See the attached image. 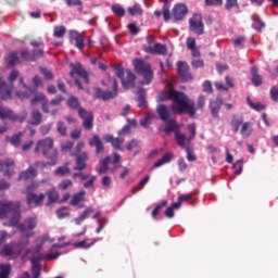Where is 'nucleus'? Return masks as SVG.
I'll list each match as a JSON object with an SVG mask.
<instances>
[{"mask_svg":"<svg viewBox=\"0 0 278 278\" xmlns=\"http://www.w3.org/2000/svg\"><path fill=\"white\" fill-rule=\"evenodd\" d=\"M156 113L160 117V121H163L165 126L163 131L165 135L175 134V140L178 147L186 148V144H191V141L197 137V126L194 124L188 125V130L190 137H186L185 134L180 132L181 126L175 118H170V111L167 105L159 104L156 108Z\"/></svg>","mask_w":278,"mask_h":278,"instance_id":"nucleus-1","label":"nucleus"},{"mask_svg":"<svg viewBox=\"0 0 278 278\" xmlns=\"http://www.w3.org/2000/svg\"><path fill=\"white\" fill-rule=\"evenodd\" d=\"M173 101L172 111L176 114H188L190 118H194L197 115V109L194 108V101L191 100L182 91H176L174 89L169 92H163L160 96V101Z\"/></svg>","mask_w":278,"mask_h":278,"instance_id":"nucleus-2","label":"nucleus"},{"mask_svg":"<svg viewBox=\"0 0 278 278\" xmlns=\"http://www.w3.org/2000/svg\"><path fill=\"white\" fill-rule=\"evenodd\" d=\"M34 154L43 155L49 161L50 166L58 164L59 151L54 148V140L50 137L37 141L36 147H34Z\"/></svg>","mask_w":278,"mask_h":278,"instance_id":"nucleus-3","label":"nucleus"},{"mask_svg":"<svg viewBox=\"0 0 278 278\" xmlns=\"http://www.w3.org/2000/svg\"><path fill=\"white\" fill-rule=\"evenodd\" d=\"M22 204L20 201H0V218L7 217L8 214H12V218L9 220V227H17L22 219Z\"/></svg>","mask_w":278,"mask_h":278,"instance_id":"nucleus-4","label":"nucleus"},{"mask_svg":"<svg viewBox=\"0 0 278 278\" xmlns=\"http://www.w3.org/2000/svg\"><path fill=\"white\" fill-rule=\"evenodd\" d=\"M132 65L135 67L136 74L141 75L144 79V85H150L153 78L151 64L144 62L142 59L137 58L134 60Z\"/></svg>","mask_w":278,"mask_h":278,"instance_id":"nucleus-5","label":"nucleus"},{"mask_svg":"<svg viewBox=\"0 0 278 278\" xmlns=\"http://www.w3.org/2000/svg\"><path fill=\"white\" fill-rule=\"evenodd\" d=\"M60 253L59 252H54V253H49V254H38L36 256H33L30 258V264H31V273H33V278H40L41 275V266H40V262L42 260H58L60 257Z\"/></svg>","mask_w":278,"mask_h":278,"instance_id":"nucleus-6","label":"nucleus"},{"mask_svg":"<svg viewBox=\"0 0 278 278\" xmlns=\"http://www.w3.org/2000/svg\"><path fill=\"white\" fill-rule=\"evenodd\" d=\"M121 163V155L118 153H114V159H112V156H105L104 159L100 160V167L98 169V174L99 175H106L108 172L110 170L111 173H114L115 169H117L119 167ZM110 164H114L116 165L115 168H111L109 167Z\"/></svg>","mask_w":278,"mask_h":278,"instance_id":"nucleus-7","label":"nucleus"},{"mask_svg":"<svg viewBox=\"0 0 278 278\" xmlns=\"http://www.w3.org/2000/svg\"><path fill=\"white\" fill-rule=\"evenodd\" d=\"M116 97H118V80L114 79L112 83V91L110 90H102L101 88H96V98L98 100L109 101L114 100Z\"/></svg>","mask_w":278,"mask_h":278,"instance_id":"nucleus-8","label":"nucleus"},{"mask_svg":"<svg viewBox=\"0 0 278 278\" xmlns=\"http://www.w3.org/2000/svg\"><path fill=\"white\" fill-rule=\"evenodd\" d=\"M189 30L194 33L197 36L204 35L203 17H201L200 14H193V17L189 20Z\"/></svg>","mask_w":278,"mask_h":278,"instance_id":"nucleus-9","label":"nucleus"},{"mask_svg":"<svg viewBox=\"0 0 278 278\" xmlns=\"http://www.w3.org/2000/svg\"><path fill=\"white\" fill-rule=\"evenodd\" d=\"M78 114L83 121V128H85L86 130H91L92 127H94V115L92 114V112L86 111L84 108H80Z\"/></svg>","mask_w":278,"mask_h":278,"instance_id":"nucleus-10","label":"nucleus"},{"mask_svg":"<svg viewBox=\"0 0 278 278\" xmlns=\"http://www.w3.org/2000/svg\"><path fill=\"white\" fill-rule=\"evenodd\" d=\"M70 67H72V71L70 72V76L74 77V75H78L83 80H85V84H89V74L86 72V70L83 67V64L72 63L70 64Z\"/></svg>","mask_w":278,"mask_h":278,"instance_id":"nucleus-11","label":"nucleus"},{"mask_svg":"<svg viewBox=\"0 0 278 278\" xmlns=\"http://www.w3.org/2000/svg\"><path fill=\"white\" fill-rule=\"evenodd\" d=\"M40 166V162H36L34 163V165H30L27 167L26 170H22L20 176H18V180H31L35 179L38 175L37 168Z\"/></svg>","mask_w":278,"mask_h":278,"instance_id":"nucleus-12","label":"nucleus"},{"mask_svg":"<svg viewBox=\"0 0 278 278\" xmlns=\"http://www.w3.org/2000/svg\"><path fill=\"white\" fill-rule=\"evenodd\" d=\"M89 161V153L88 152H81L78 154H75V172H83L88 166L87 162Z\"/></svg>","mask_w":278,"mask_h":278,"instance_id":"nucleus-13","label":"nucleus"},{"mask_svg":"<svg viewBox=\"0 0 278 278\" xmlns=\"http://www.w3.org/2000/svg\"><path fill=\"white\" fill-rule=\"evenodd\" d=\"M176 66H177V73L178 75H180L184 81H189L193 79V76L190 73V66L187 64V62L178 61Z\"/></svg>","mask_w":278,"mask_h":278,"instance_id":"nucleus-14","label":"nucleus"},{"mask_svg":"<svg viewBox=\"0 0 278 278\" xmlns=\"http://www.w3.org/2000/svg\"><path fill=\"white\" fill-rule=\"evenodd\" d=\"M26 194V204L30 207H38L42 205V202L45 200V194L41 193L37 195L34 192H25Z\"/></svg>","mask_w":278,"mask_h":278,"instance_id":"nucleus-15","label":"nucleus"},{"mask_svg":"<svg viewBox=\"0 0 278 278\" xmlns=\"http://www.w3.org/2000/svg\"><path fill=\"white\" fill-rule=\"evenodd\" d=\"M18 243L15 241H12L5 245L2 247V250L0 251V255L2 257H12L15 256L20 253L18 249Z\"/></svg>","mask_w":278,"mask_h":278,"instance_id":"nucleus-16","label":"nucleus"},{"mask_svg":"<svg viewBox=\"0 0 278 278\" xmlns=\"http://www.w3.org/2000/svg\"><path fill=\"white\" fill-rule=\"evenodd\" d=\"M143 51L151 55H166L167 47L165 45L156 42L153 47L144 46Z\"/></svg>","mask_w":278,"mask_h":278,"instance_id":"nucleus-17","label":"nucleus"},{"mask_svg":"<svg viewBox=\"0 0 278 278\" xmlns=\"http://www.w3.org/2000/svg\"><path fill=\"white\" fill-rule=\"evenodd\" d=\"M224 101L222 98H216L214 101L208 102V110H211L212 117L218 119Z\"/></svg>","mask_w":278,"mask_h":278,"instance_id":"nucleus-18","label":"nucleus"},{"mask_svg":"<svg viewBox=\"0 0 278 278\" xmlns=\"http://www.w3.org/2000/svg\"><path fill=\"white\" fill-rule=\"evenodd\" d=\"M0 172H3V177L11 178L14 175V161L5 159V161L0 162Z\"/></svg>","mask_w":278,"mask_h":278,"instance_id":"nucleus-19","label":"nucleus"},{"mask_svg":"<svg viewBox=\"0 0 278 278\" xmlns=\"http://www.w3.org/2000/svg\"><path fill=\"white\" fill-rule=\"evenodd\" d=\"M188 14V8L186 4L178 3L173 8L172 10V17L175 18V21H182L186 15Z\"/></svg>","mask_w":278,"mask_h":278,"instance_id":"nucleus-20","label":"nucleus"},{"mask_svg":"<svg viewBox=\"0 0 278 278\" xmlns=\"http://www.w3.org/2000/svg\"><path fill=\"white\" fill-rule=\"evenodd\" d=\"M121 80L123 88L129 90L136 86V74H134L130 70H127L126 75L122 77Z\"/></svg>","mask_w":278,"mask_h":278,"instance_id":"nucleus-21","label":"nucleus"},{"mask_svg":"<svg viewBox=\"0 0 278 278\" xmlns=\"http://www.w3.org/2000/svg\"><path fill=\"white\" fill-rule=\"evenodd\" d=\"M70 38H72V41L74 42V46L78 51H84L85 49V38L81 33H78L76 30H73L70 33Z\"/></svg>","mask_w":278,"mask_h":278,"instance_id":"nucleus-22","label":"nucleus"},{"mask_svg":"<svg viewBox=\"0 0 278 278\" xmlns=\"http://www.w3.org/2000/svg\"><path fill=\"white\" fill-rule=\"evenodd\" d=\"M88 146H90L91 148H96L97 155H100L104 152L103 142L101 140V137H99L98 135H93V137L88 140Z\"/></svg>","mask_w":278,"mask_h":278,"instance_id":"nucleus-23","label":"nucleus"},{"mask_svg":"<svg viewBox=\"0 0 278 278\" xmlns=\"http://www.w3.org/2000/svg\"><path fill=\"white\" fill-rule=\"evenodd\" d=\"M17 227L21 232L34 230L37 227V217H27V219L24 220V224H17Z\"/></svg>","mask_w":278,"mask_h":278,"instance_id":"nucleus-24","label":"nucleus"},{"mask_svg":"<svg viewBox=\"0 0 278 278\" xmlns=\"http://www.w3.org/2000/svg\"><path fill=\"white\" fill-rule=\"evenodd\" d=\"M20 85L27 90L26 92L17 91V93H15L21 100H27L30 96L35 94L36 89L28 87L23 77L20 78Z\"/></svg>","mask_w":278,"mask_h":278,"instance_id":"nucleus-25","label":"nucleus"},{"mask_svg":"<svg viewBox=\"0 0 278 278\" xmlns=\"http://www.w3.org/2000/svg\"><path fill=\"white\" fill-rule=\"evenodd\" d=\"M13 87L5 81H0V100H10Z\"/></svg>","mask_w":278,"mask_h":278,"instance_id":"nucleus-26","label":"nucleus"},{"mask_svg":"<svg viewBox=\"0 0 278 278\" xmlns=\"http://www.w3.org/2000/svg\"><path fill=\"white\" fill-rule=\"evenodd\" d=\"M239 135L242 136L243 139H248L254 132L252 122H244L241 126V129L238 130Z\"/></svg>","mask_w":278,"mask_h":278,"instance_id":"nucleus-27","label":"nucleus"},{"mask_svg":"<svg viewBox=\"0 0 278 278\" xmlns=\"http://www.w3.org/2000/svg\"><path fill=\"white\" fill-rule=\"evenodd\" d=\"M106 143H111L112 148L122 150V144L125 142L123 138H114L112 135H106L104 138Z\"/></svg>","mask_w":278,"mask_h":278,"instance_id":"nucleus-28","label":"nucleus"},{"mask_svg":"<svg viewBox=\"0 0 278 278\" xmlns=\"http://www.w3.org/2000/svg\"><path fill=\"white\" fill-rule=\"evenodd\" d=\"M251 73V84L255 87H260L262 85V76L258 74V67L253 66L250 70Z\"/></svg>","mask_w":278,"mask_h":278,"instance_id":"nucleus-29","label":"nucleus"},{"mask_svg":"<svg viewBox=\"0 0 278 278\" xmlns=\"http://www.w3.org/2000/svg\"><path fill=\"white\" fill-rule=\"evenodd\" d=\"M7 118L16 122L17 115L14 114L13 111H11L10 109L0 106V119L4 121Z\"/></svg>","mask_w":278,"mask_h":278,"instance_id":"nucleus-30","label":"nucleus"},{"mask_svg":"<svg viewBox=\"0 0 278 278\" xmlns=\"http://www.w3.org/2000/svg\"><path fill=\"white\" fill-rule=\"evenodd\" d=\"M146 96H147V92H146L144 88H139V89L137 90V98H136V101H137V103H139L138 106H139L140 109L147 108V99H146Z\"/></svg>","mask_w":278,"mask_h":278,"instance_id":"nucleus-31","label":"nucleus"},{"mask_svg":"<svg viewBox=\"0 0 278 278\" xmlns=\"http://www.w3.org/2000/svg\"><path fill=\"white\" fill-rule=\"evenodd\" d=\"M71 163L66 162L62 166H58L56 169L54 170V175L56 177H65L67 175H71V168L68 167Z\"/></svg>","mask_w":278,"mask_h":278,"instance_id":"nucleus-32","label":"nucleus"},{"mask_svg":"<svg viewBox=\"0 0 278 278\" xmlns=\"http://www.w3.org/2000/svg\"><path fill=\"white\" fill-rule=\"evenodd\" d=\"M251 21H253L252 27L254 28L255 31L261 33L262 29L265 28V23L262 22L261 17L257 14L251 16Z\"/></svg>","mask_w":278,"mask_h":278,"instance_id":"nucleus-33","label":"nucleus"},{"mask_svg":"<svg viewBox=\"0 0 278 278\" xmlns=\"http://www.w3.org/2000/svg\"><path fill=\"white\" fill-rule=\"evenodd\" d=\"M96 243H97V240L86 239L79 242H75L73 245L75 249H90Z\"/></svg>","mask_w":278,"mask_h":278,"instance_id":"nucleus-34","label":"nucleus"},{"mask_svg":"<svg viewBox=\"0 0 278 278\" xmlns=\"http://www.w3.org/2000/svg\"><path fill=\"white\" fill-rule=\"evenodd\" d=\"M8 66H16L22 63L16 52H10L7 56Z\"/></svg>","mask_w":278,"mask_h":278,"instance_id":"nucleus-35","label":"nucleus"},{"mask_svg":"<svg viewBox=\"0 0 278 278\" xmlns=\"http://www.w3.org/2000/svg\"><path fill=\"white\" fill-rule=\"evenodd\" d=\"M172 160H173V155L169 153H166L159 161L154 162V164L152 165V169L159 168L164 164H168Z\"/></svg>","mask_w":278,"mask_h":278,"instance_id":"nucleus-36","label":"nucleus"},{"mask_svg":"<svg viewBox=\"0 0 278 278\" xmlns=\"http://www.w3.org/2000/svg\"><path fill=\"white\" fill-rule=\"evenodd\" d=\"M30 117H31L30 125L37 126V125H40L42 123V114L38 110L31 111Z\"/></svg>","mask_w":278,"mask_h":278,"instance_id":"nucleus-37","label":"nucleus"},{"mask_svg":"<svg viewBox=\"0 0 278 278\" xmlns=\"http://www.w3.org/2000/svg\"><path fill=\"white\" fill-rule=\"evenodd\" d=\"M23 135V131H20L18 134L13 135V137H10V144H12L15 149L20 148L22 146Z\"/></svg>","mask_w":278,"mask_h":278,"instance_id":"nucleus-38","label":"nucleus"},{"mask_svg":"<svg viewBox=\"0 0 278 278\" xmlns=\"http://www.w3.org/2000/svg\"><path fill=\"white\" fill-rule=\"evenodd\" d=\"M85 195H86V191H79L75 193L70 204H72V206H77L79 203H81L85 200Z\"/></svg>","mask_w":278,"mask_h":278,"instance_id":"nucleus-39","label":"nucleus"},{"mask_svg":"<svg viewBox=\"0 0 278 278\" xmlns=\"http://www.w3.org/2000/svg\"><path fill=\"white\" fill-rule=\"evenodd\" d=\"M127 12L130 16H142L143 14V10L138 3H135L132 7L128 8Z\"/></svg>","mask_w":278,"mask_h":278,"instance_id":"nucleus-40","label":"nucleus"},{"mask_svg":"<svg viewBox=\"0 0 278 278\" xmlns=\"http://www.w3.org/2000/svg\"><path fill=\"white\" fill-rule=\"evenodd\" d=\"M67 105L72 110H78V114H79V110H81V106L77 97H70L67 100Z\"/></svg>","mask_w":278,"mask_h":278,"instance_id":"nucleus-41","label":"nucleus"},{"mask_svg":"<svg viewBox=\"0 0 278 278\" xmlns=\"http://www.w3.org/2000/svg\"><path fill=\"white\" fill-rule=\"evenodd\" d=\"M150 181V176H146L144 179L140 180L139 184H137V186H135L132 188V194H137L140 190H142L144 188V186L147 184H149Z\"/></svg>","mask_w":278,"mask_h":278,"instance_id":"nucleus-42","label":"nucleus"},{"mask_svg":"<svg viewBox=\"0 0 278 278\" xmlns=\"http://www.w3.org/2000/svg\"><path fill=\"white\" fill-rule=\"evenodd\" d=\"M111 11H112V13H114V14H115L116 16H118V17H123V16H125V14H126L125 9L122 8V5L118 4V3L112 5V7H111Z\"/></svg>","mask_w":278,"mask_h":278,"instance_id":"nucleus-43","label":"nucleus"},{"mask_svg":"<svg viewBox=\"0 0 278 278\" xmlns=\"http://www.w3.org/2000/svg\"><path fill=\"white\" fill-rule=\"evenodd\" d=\"M48 204L56 203L59 201V192L54 189L48 191Z\"/></svg>","mask_w":278,"mask_h":278,"instance_id":"nucleus-44","label":"nucleus"},{"mask_svg":"<svg viewBox=\"0 0 278 278\" xmlns=\"http://www.w3.org/2000/svg\"><path fill=\"white\" fill-rule=\"evenodd\" d=\"M11 265L0 264V278H10Z\"/></svg>","mask_w":278,"mask_h":278,"instance_id":"nucleus-45","label":"nucleus"},{"mask_svg":"<svg viewBox=\"0 0 278 278\" xmlns=\"http://www.w3.org/2000/svg\"><path fill=\"white\" fill-rule=\"evenodd\" d=\"M230 125L232 127V130H235V132L237 134L239 132L240 127L244 125V123L241 119L237 118V116H232Z\"/></svg>","mask_w":278,"mask_h":278,"instance_id":"nucleus-46","label":"nucleus"},{"mask_svg":"<svg viewBox=\"0 0 278 278\" xmlns=\"http://www.w3.org/2000/svg\"><path fill=\"white\" fill-rule=\"evenodd\" d=\"M167 204H168L167 200L161 201V203L159 205H156V207H154V210L152 211V213H151L152 218L156 219L159 212H161V210L166 207Z\"/></svg>","mask_w":278,"mask_h":278,"instance_id":"nucleus-47","label":"nucleus"},{"mask_svg":"<svg viewBox=\"0 0 278 278\" xmlns=\"http://www.w3.org/2000/svg\"><path fill=\"white\" fill-rule=\"evenodd\" d=\"M206 98L204 96H200L197 99V103H194V109L197 111H203L205 108Z\"/></svg>","mask_w":278,"mask_h":278,"instance_id":"nucleus-48","label":"nucleus"},{"mask_svg":"<svg viewBox=\"0 0 278 278\" xmlns=\"http://www.w3.org/2000/svg\"><path fill=\"white\" fill-rule=\"evenodd\" d=\"M56 131L60 134L62 137H66L67 135V127L64 122H58L56 123Z\"/></svg>","mask_w":278,"mask_h":278,"instance_id":"nucleus-49","label":"nucleus"},{"mask_svg":"<svg viewBox=\"0 0 278 278\" xmlns=\"http://www.w3.org/2000/svg\"><path fill=\"white\" fill-rule=\"evenodd\" d=\"M72 187H73V181L68 179L62 180L60 184H58V189L62 191H65Z\"/></svg>","mask_w":278,"mask_h":278,"instance_id":"nucleus-50","label":"nucleus"},{"mask_svg":"<svg viewBox=\"0 0 278 278\" xmlns=\"http://www.w3.org/2000/svg\"><path fill=\"white\" fill-rule=\"evenodd\" d=\"M248 104L252 110H255L256 112H261L263 110H266V106L261 103H254L251 101L250 98H248Z\"/></svg>","mask_w":278,"mask_h":278,"instance_id":"nucleus-51","label":"nucleus"},{"mask_svg":"<svg viewBox=\"0 0 278 278\" xmlns=\"http://www.w3.org/2000/svg\"><path fill=\"white\" fill-rule=\"evenodd\" d=\"M66 34V28L64 26H56L54 27L53 36L56 38H62Z\"/></svg>","mask_w":278,"mask_h":278,"instance_id":"nucleus-52","label":"nucleus"},{"mask_svg":"<svg viewBox=\"0 0 278 278\" xmlns=\"http://www.w3.org/2000/svg\"><path fill=\"white\" fill-rule=\"evenodd\" d=\"M37 102H48L47 97L43 93H36L30 101L31 105H35Z\"/></svg>","mask_w":278,"mask_h":278,"instance_id":"nucleus-53","label":"nucleus"},{"mask_svg":"<svg viewBox=\"0 0 278 278\" xmlns=\"http://www.w3.org/2000/svg\"><path fill=\"white\" fill-rule=\"evenodd\" d=\"M64 2L66 3V5L68 8L80 7L79 11H83V1L81 0H64Z\"/></svg>","mask_w":278,"mask_h":278,"instance_id":"nucleus-54","label":"nucleus"},{"mask_svg":"<svg viewBox=\"0 0 278 278\" xmlns=\"http://www.w3.org/2000/svg\"><path fill=\"white\" fill-rule=\"evenodd\" d=\"M45 52L42 49L31 51V62H36L38 59L43 58Z\"/></svg>","mask_w":278,"mask_h":278,"instance_id":"nucleus-55","label":"nucleus"},{"mask_svg":"<svg viewBox=\"0 0 278 278\" xmlns=\"http://www.w3.org/2000/svg\"><path fill=\"white\" fill-rule=\"evenodd\" d=\"M90 177H91L90 174H83V170H79V172L73 174V179H80L81 181H85L86 179H89Z\"/></svg>","mask_w":278,"mask_h":278,"instance_id":"nucleus-56","label":"nucleus"},{"mask_svg":"<svg viewBox=\"0 0 278 278\" xmlns=\"http://www.w3.org/2000/svg\"><path fill=\"white\" fill-rule=\"evenodd\" d=\"M68 216H71V213L67 212L66 207L56 211V217L60 219L67 218Z\"/></svg>","mask_w":278,"mask_h":278,"instance_id":"nucleus-57","label":"nucleus"},{"mask_svg":"<svg viewBox=\"0 0 278 278\" xmlns=\"http://www.w3.org/2000/svg\"><path fill=\"white\" fill-rule=\"evenodd\" d=\"M140 141L136 140V139H132L130 140L127 146H126V149L128 151H132L134 149H140Z\"/></svg>","mask_w":278,"mask_h":278,"instance_id":"nucleus-58","label":"nucleus"},{"mask_svg":"<svg viewBox=\"0 0 278 278\" xmlns=\"http://www.w3.org/2000/svg\"><path fill=\"white\" fill-rule=\"evenodd\" d=\"M114 72L118 79H122L126 75L125 68L119 65L114 66Z\"/></svg>","mask_w":278,"mask_h":278,"instance_id":"nucleus-59","label":"nucleus"},{"mask_svg":"<svg viewBox=\"0 0 278 278\" xmlns=\"http://www.w3.org/2000/svg\"><path fill=\"white\" fill-rule=\"evenodd\" d=\"M238 5H239V2L237 0H226L225 9L227 11H231Z\"/></svg>","mask_w":278,"mask_h":278,"instance_id":"nucleus-60","label":"nucleus"},{"mask_svg":"<svg viewBox=\"0 0 278 278\" xmlns=\"http://www.w3.org/2000/svg\"><path fill=\"white\" fill-rule=\"evenodd\" d=\"M18 77H20V72L17 70H14L10 72L8 80L10 84H13V81L17 80Z\"/></svg>","mask_w":278,"mask_h":278,"instance_id":"nucleus-61","label":"nucleus"},{"mask_svg":"<svg viewBox=\"0 0 278 278\" xmlns=\"http://www.w3.org/2000/svg\"><path fill=\"white\" fill-rule=\"evenodd\" d=\"M224 0H205V5L207 7H222Z\"/></svg>","mask_w":278,"mask_h":278,"instance_id":"nucleus-62","label":"nucleus"},{"mask_svg":"<svg viewBox=\"0 0 278 278\" xmlns=\"http://www.w3.org/2000/svg\"><path fill=\"white\" fill-rule=\"evenodd\" d=\"M203 91L205 93H212L213 92V87H212V83L210 80L204 81V84L202 85Z\"/></svg>","mask_w":278,"mask_h":278,"instance_id":"nucleus-63","label":"nucleus"},{"mask_svg":"<svg viewBox=\"0 0 278 278\" xmlns=\"http://www.w3.org/2000/svg\"><path fill=\"white\" fill-rule=\"evenodd\" d=\"M269 94L271 96V100L278 102V88L276 86L271 87Z\"/></svg>","mask_w":278,"mask_h":278,"instance_id":"nucleus-64","label":"nucleus"}]
</instances>
